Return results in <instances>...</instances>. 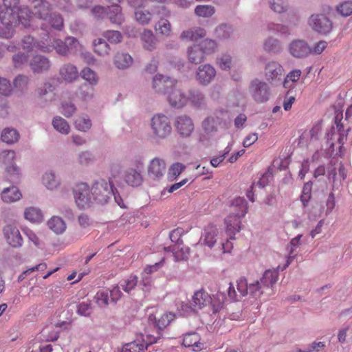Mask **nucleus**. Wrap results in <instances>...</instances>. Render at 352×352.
<instances>
[{
  "label": "nucleus",
  "mask_w": 352,
  "mask_h": 352,
  "mask_svg": "<svg viewBox=\"0 0 352 352\" xmlns=\"http://www.w3.org/2000/svg\"><path fill=\"white\" fill-rule=\"evenodd\" d=\"M248 204L246 201L240 197L235 198L231 205L230 214L226 218V239L221 238L220 244L223 253L230 252L233 245L230 240L234 239V235L241 230V218L248 212Z\"/></svg>",
  "instance_id": "obj_1"
},
{
  "label": "nucleus",
  "mask_w": 352,
  "mask_h": 352,
  "mask_svg": "<svg viewBox=\"0 0 352 352\" xmlns=\"http://www.w3.org/2000/svg\"><path fill=\"white\" fill-rule=\"evenodd\" d=\"M278 279L276 270H266L260 280H256L249 283L248 294L255 299L260 298L267 293Z\"/></svg>",
  "instance_id": "obj_2"
},
{
  "label": "nucleus",
  "mask_w": 352,
  "mask_h": 352,
  "mask_svg": "<svg viewBox=\"0 0 352 352\" xmlns=\"http://www.w3.org/2000/svg\"><path fill=\"white\" fill-rule=\"evenodd\" d=\"M4 9L1 10L0 22L3 27L0 28V36L10 38L12 36V30L9 25H12L15 20V10L19 8V0H3Z\"/></svg>",
  "instance_id": "obj_3"
},
{
  "label": "nucleus",
  "mask_w": 352,
  "mask_h": 352,
  "mask_svg": "<svg viewBox=\"0 0 352 352\" xmlns=\"http://www.w3.org/2000/svg\"><path fill=\"white\" fill-rule=\"evenodd\" d=\"M48 38L47 35L45 45H41V51L48 52L55 50L60 55H67L68 53L76 52L80 47L78 40L72 36L66 38L65 41L54 39L52 45L49 44Z\"/></svg>",
  "instance_id": "obj_4"
},
{
  "label": "nucleus",
  "mask_w": 352,
  "mask_h": 352,
  "mask_svg": "<svg viewBox=\"0 0 352 352\" xmlns=\"http://www.w3.org/2000/svg\"><path fill=\"white\" fill-rule=\"evenodd\" d=\"M91 192L93 203L95 201L100 204H107L111 196L115 195L113 184L104 179L96 181L91 188Z\"/></svg>",
  "instance_id": "obj_5"
},
{
  "label": "nucleus",
  "mask_w": 352,
  "mask_h": 352,
  "mask_svg": "<svg viewBox=\"0 0 352 352\" xmlns=\"http://www.w3.org/2000/svg\"><path fill=\"white\" fill-rule=\"evenodd\" d=\"M334 124L332 126L330 132L327 133V142L330 144V148H332L333 150L334 143L329 142V140L333 139V135H338V142L340 144L339 146V153H336V155H342V145L344 144V139L346 138L347 133L349 128L347 129H344V124L342 122V112H336V116L334 118Z\"/></svg>",
  "instance_id": "obj_6"
},
{
  "label": "nucleus",
  "mask_w": 352,
  "mask_h": 352,
  "mask_svg": "<svg viewBox=\"0 0 352 352\" xmlns=\"http://www.w3.org/2000/svg\"><path fill=\"white\" fill-rule=\"evenodd\" d=\"M151 130L155 139L162 140L168 137L172 127L168 117L162 114L154 116L151 119Z\"/></svg>",
  "instance_id": "obj_7"
},
{
  "label": "nucleus",
  "mask_w": 352,
  "mask_h": 352,
  "mask_svg": "<svg viewBox=\"0 0 352 352\" xmlns=\"http://www.w3.org/2000/svg\"><path fill=\"white\" fill-rule=\"evenodd\" d=\"M16 154L14 151H3L0 153V161L4 164L7 177L12 182H17L19 179L20 169L14 165Z\"/></svg>",
  "instance_id": "obj_8"
},
{
  "label": "nucleus",
  "mask_w": 352,
  "mask_h": 352,
  "mask_svg": "<svg viewBox=\"0 0 352 352\" xmlns=\"http://www.w3.org/2000/svg\"><path fill=\"white\" fill-rule=\"evenodd\" d=\"M74 197L79 208H88L93 204L91 189L86 183H80L76 186L74 190Z\"/></svg>",
  "instance_id": "obj_9"
},
{
  "label": "nucleus",
  "mask_w": 352,
  "mask_h": 352,
  "mask_svg": "<svg viewBox=\"0 0 352 352\" xmlns=\"http://www.w3.org/2000/svg\"><path fill=\"white\" fill-rule=\"evenodd\" d=\"M182 230L180 228L173 230L170 233V239L172 241H176L177 244L173 248H164L165 251H171L173 252L177 261L187 259L189 254V248L188 247H180L179 237L182 236Z\"/></svg>",
  "instance_id": "obj_10"
},
{
  "label": "nucleus",
  "mask_w": 352,
  "mask_h": 352,
  "mask_svg": "<svg viewBox=\"0 0 352 352\" xmlns=\"http://www.w3.org/2000/svg\"><path fill=\"white\" fill-rule=\"evenodd\" d=\"M309 25L316 32L327 34L332 29V22L324 14H312L309 19Z\"/></svg>",
  "instance_id": "obj_11"
},
{
  "label": "nucleus",
  "mask_w": 352,
  "mask_h": 352,
  "mask_svg": "<svg viewBox=\"0 0 352 352\" xmlns=\"http://www.w3.org/2000/svg\"><path fill=\"white\" fill-rule=\"evenodd\" d=\"M250 91L254 100L257 102H264L269 99L270 90L267 85L258 79L252 81Z\"/></svg>",
  "instance_id": "obj_12"
},
{
  "label": "nucleus",
  "mask_w": 352,
  "mask_h": 352,
  "mask_svg": "<svg viewBox=\"0 0 352 352\" xmlns=\"http://www.w3.org/2000/svg\"><path fill=\"white\" fill-rule=\"evenodd\" d=\"M15 20L16 23L14 22L12 26L9 25L12 28V33L14 32L13 28L16 24H21L24 28H30L34 23L32 12L27 7H19L15 10Z\"/></svg>",
  "instance_id": "obj_13"
},
{
  "label": "nucleus",
  "mask_w": 352,
  "mask_h": 352,
  "mask_svg": "<svg viewBox=\"0 0 352 352\" xmlns=\"http://www.w3.org/2000/svg\"><path fill=\"white\" fill-rule=\"evenodd\" d=\"M336 170L337 167L336 166V163L331 161L327 167V173L329 179H332L333 190L335 188L338 189L339 186L342 185L341 180H344L346 178L347 171L342 162H340L338 166V175L340 179V181H338L337 178Z\"/></svg>",
  "instance_id": "obj_14"
},
{
  "label": "nucleus",
  "mask_w": 352,
  "mask_h": 352,
  "mask_svg": "<svg viewBox=\"0 0 352 352\" xmlns=\"http://www.w3.org/2000/svg\"><path fill=\"white\" fill-rule=\"evenodd\" d=\"M4 238L9 245L12 248L22 246L23 238L19 229L11 224L6 226L3 229Z\"/></svg>",
  "instance_id": "obj_15"
},
{
  "label": "nucleus",
  "mask_w": 352,
  "mask_h": 352,
  "mask_svg": "<svg viewBox=\"0 0 352 352\" xmlns=\"http://www.w3.org/2000/svg\"><path fill=\"white\" fill-rule=\"evenodd\" d=\"M177 81L168 76L157 74L153 79V88L155 92L166 94L170 89H172Z\"/></svg>",
  "instance_id": "obj_16"
},
{
  "label": "nucleus",
  "mask_w": 352,
  "mask_h": 352,
  "mask_svg": "<svg viewBox=\"0 0 352 352\" xmlns=\"http://www.w3.org/2000/svg\"><path fill=\"white\" fill-rule=\"evenodd\" d=\"M143 168V163L139 162L137 164V169L130 168L124 173V179L125 182L132 187H137L142 184L143 178L140 170Z\"/></svg>",
  "instance_id": "obj_17"
},
{
  "label": "nucleus",
  "mask_w": 352,
  "mask_h": 352,
  "mask_svg": "<svg viewBox=\"0 0 352 352\" xmlns=\"http://www.w3.org/2000/svg\"><path fill=\"white\" fill-rule=\"evenodd\" d=\"M166 166L164 160L155 157L149 163L148 175L153 179H160L166 172Z\"/></svg>",
  "instance_id": "obj_18"
},
{
  "label": "nucleus",
  "mask_w": 352,
  "mask_h": 352,
  "mask_svg": "<svg viewBox=\"0 0 352 352\" xmlns=\"http://www.w3.org/2000/svg\"><path fill=\"white\" fill-rule=\"evenodd\" d=\"M166 94H168V100L170 104L175 107H183L188 101V96L180 89L177 88L176 84L168 90Z\"/></svg>",
  "instance_id": "obj_19"
},
{
  "label": "nucleus",
  "mask_w": 352,
  "mask_h": 352,
  "mask_svg": "<svg viewBox=\"0 0 352 352\" xmlns=\"http://www.w3.org/2000/svg\"><path fill=\"white\" fill-rule=\"evenodd\" d=\"M177 132L183 137H189L194 131L192 120L186 116H178L175 122Z\"/></svg>",
  "instance_id": "obj_20"
},
{
  "label": "nucleus",
  "mask_w": 352,
  "mask_h": 352,
  "mask_svg": "<svg viewBox=\"0 0 352 352\" xmlns=\"http://www.w3.org/2000/svg\"><path fill=\"white\" fill-rule=\"evenodd\" d=\"M160 338L159 336L155 337L151 335H146V342L147 344H145L144 342L140 340H135L133 342L126 344L122 349V352H142L144 351L145 349H146L147 344H151L153 343H155L157 342V340Z\"/></svg>",
  "instance_id": "obj_21"
},
{
  "label": "nucleus",
  "mask_w": 352,
  "mask_h": 352,
  "mask_svg": "<svg viewBox=\"0 0 352 352\" xmlns=\"http://www.w3.org/2000/svg\"><path fill=\"white\" fill-rule=\"evenodd\" d=\"M290 54L296 58H303L311 53V48L302 40L292 42L289 47Z\"/></svg>",
  "instance_id": "obj_22"
},
{
  "label": "nucleus",
  "mask_w": 352,
  "mask_h": 352,
  "mask_svg": "<svg viewBox=\"0 0 352 352\" xmlns=\"http://www.w3.org/2000/svg\"><path fill=\"white\" fill-rule=\"evenodd\" d=\"M32 3V15L39 19L46 21L51 10V5L50 3L45 0H34Z\"/></svg>",
  "instance_id": "obj_23"
},
{
  "label": "nucleus",
  "mask_w": 352,
  "mask_h": 352,
  "mask_svg": "<svg viewBox=\"0 0 352 352\" xmlns=\"http://www.w3.org/2000/svg\"><path fill=\"white\" fill-rule=\"evenodd\" d=\"M183 345L185 347L191 348L194 351H200L204 348V343L201 341V337L197 332L184 334Z\"/></svg>",
  "instance_id": "obj_24"
},
{
  "label": "nucleus",
  "mask_w": 352,
  "mask_h": 352,
  "mask_svg": "<svg viewBox=\"0 0 352 352\" xmlns=\"http://www.w3.org/2000/svg\"><path fill=\"white\" fill-rule=\"evenodd\" d=\"M215 76V69L209 64L199 66L197 72V79L203 85L210 83Z\"/></svg>",
  "instance_id": "obj_25"
},
{
  "label": "nucleus",
  "mask_w": 352,
  "mask_h": 352,
  "mask_svg": "<svg viewBox=\"0 0 352 352\" xmlns=\"http://www.w3.org/2000/svg\"><path fill=\"white\" fill-rule=\"evenodd\" d=\"M191 304L194 309H202L212 304V298L208 292L201 289L195 292Z\"/></svg>",
  "instance_id": "obj_26"
},
{
  "label": "nucleus",
  "mask_w": 352,
  "mask_h": 352,
  "mask_svg": "<svg viewBox=\"0 0 352 352\" xmlns=\"http://www.w3.org/2000/svg\"><path fill=\"white\" fill-rule=\"evenodd\" d=\"M59 75L63 80L67 82H72L78 78V71L77 67L71 64L63 65L59 71Z\"/></svg>",
  "instance_id": "obj_27"
},
{
  "label": "nucleus",
  "mask_w": 352,
  "mask_h": 352,
  "mask_svg": "<svg viewBox=\"0 0 352 352\" xmlns=\"http://www.w3.org/2000/svg\"><path fill=\"white\" fill-rule=\"evenodd\" d=\"M223 124V118L217 115H214L206 118L203 121L202 128L206 133L209 134L217 132Z\"/></svg>",
  "instance_id": "obj_28"
},
{
  "label": "nucleus",
  "mask_w": 352,
  "mask_h": 352,
  "mask_svg": "<svg viewBox=\"0 0 352 352\" xmlns=\"http://www.w3.org/2000/svg\"><path fill=\"white\" fill-rule=\"evenodd\" d=\"M204 243L210 248H212L217 241H220L221 237L219 236V232L215 226L210 224L204 229Z\"/></svg>",
  "instance_id": "obj_29"
},
{
  "label": "nucleus",
  "mask_w": 352,
  "mask_h": 352,
  "mask_svg": "<svg viewBox=\"0 0 352 352\" xmlns=\"http://www.w3.org/2000/svg\"><path fill=\"white\" fill-rule=\"evenodd\" d=\"M111 3L112 11L109 13V19L113 23L120 25L124 21L120 6L118 5L122 0H107Z\"/></svg>",
  "instance_id": "obj_30"
},
{
  "label": "nucleus",
  "mask_w": 352,
  "mask_h": 352,
  "mask_svg": "<svg viewBox=\"0 0 352 352\" xmlns=\"http://www.w3.org/2000/svg\"><path fill=\"white\" fill-rule=\"evenodd\" d=\"M30 67L34 72L42 73L50 67V60L42 56H35L30 62Z\"/></svg>",
  "instance_id": "obj_31"
},
{
  "label": "nucleus",
  "mask_w": 352,
  "mask_h": 352,
  "mask_svg": "<svg viewBox=\"0 0 352 352\" xmlns=\"http://www.w3.org/2000/svg\"><path fill=\"white\" fill-rule=\"evenodd\" d=\"M206 36V31L201 28H194L184 31L181 34L182 39H187L190 41H197L198 39Z\"/></svg>",
  "instance_id": "obj_32"
},
{
  "label": "nucleus",
  "mask_w": 352,
  "mask_h": 352,
  "mask_svg": "<svg viewBox=\"0 0 352 352\" xmlns=\"http://www.w3.org/2000/svg\"><path fill=\"white\" fill-rule=\"evenodd\" d=\"M21 193L16 186L5 188L1 193V198L4 202L11 203L19 200Z\"/></svg>",
  "instance_id": "obj_33"
},
{
  "label": "nucleus",
  "mask_w": 352,
  "mask_h": 352,
  "mask_svg": "<svg viewBox=\"0 0 352 352\" xmlns=\"http://www.w3.org/2000/svg\"><path fill=\"white\" fill-rule=\"evenodd\" d=\"M45 40L36 42L30 36H25L22 40V47L28 52L41 50V45H45Z\"/></svg>",
  "instance_id": "obj_34"
},
{
  "label": "nucleus",
  "mask_w": 352,
  "mask_h": 352,
  "mask_svg": "<svg viewBox=\"0 0 352 352\" xmlns=\"http://www.w3.org/2000/svg\"><path fill=\"white\" fill-rule=\"evenodd\" d=\"M205 59L204 52L199 48L198 45H195L188 49V60L194 64H199Z\"/></svg>",
  "instance_id": "obj_35"
},
{
  "label": "nucleus",
  "mask_w": 352,
  "mask_h": 352,
  "mask_svg": "<svg viewBox=\"0 0 352 352\" xmlns=\"http://www.w3.org/2000/svg\"><path fill=\"white\" fill-rule=\"evenodd\" d=\"M48 228L56 234H62L66 229L65 221L60 217L54 216L52 217L47 221Z\"/></svg>",
  "instance_id": "obj_36"
},
{
  "label": "nucleus",
  "mask_w": 352,
  "mask_h": 352,
  "mask_svg": "<svg viewBox=\"0 0 352 352\" xmlns=\"http://www.w3.org/2000/svg\"><path fill=\"white\" fill-rule=\"evenodd\" d=\"M283 72V67L276 62L269 63L265 67V75L268 79L276 78Z\"/></svg>",
  "instance_id": "obj_37"
},
{
  "label": "nucleus",
  "mask_w": 352,
  "mask_h": 352,
  "mask_svg": "<svg viewBox=\"0 0 352 352\" xmlns=\"http://www.w3.org/2000/svg\"><path fill=\"white\" fill-rule=\"evenodd\" d=\"M110 47L109 44L102 38H97L94 41V52L101 56H105L109 54Z\"/></svg>",
  "instance_id": "obj_38"
},
{
  "label": "nucleus",
  "mask_w": 352,
  "mask_h": 352,
  "mask_svg": "<svg viewBox=\"0 0 352 352\" xmlns=\"http://www.w3.org/2000/svg\"><path fill=\"white\" fill-rule=\"evenodd\" d=\"M141 39L146 50L152 51L155 48L156 39L152 31L144 30L142 33Z\"/></svg>",
  "instance_id": "obj_39"
},
{
  "label": "nucleus",
  "mask_w": 352,
  "mask_h": 352,
  "mask_svg": "<svg viewBox=\"0 0 352 352\" xmlns=\"http://www.w3.org/2000/svg\"><path fill=\"white\" fill-rule=\"evenodd\" d=\"M132 62L133 59L129 54L118 53L115 56L114 64L119 69L129 67Z\"/></svg>",
  "instance_id": "obj_40"
},
{
  "label": "nucleus",
  "mask_w": 352,
  "mask_h": 352,
  "mask_svg": "<svg viewBox=\"0 0 352 352\" xmlns=\"http://www.w3.org/2000/svg\"><path fill=\"white\" fill-rule=\"evenodd\" d=\"M54 128L62 134L67 135L70 131V127L67 122L60 116L55 117L52 120Z\"/></svg>",
  "instance_id": "obj_41"
},
{
  "label": "nucleus",
  "mask_w": 352,
  "mask_h": 352,
  "mask_svg": "<svg viewBox=\"0 0 352 352\" xmlns=\"http://www.w3.org/2000/svg\"><path fill=\"white\" fill-rule=\"evenodd\" d=\"M19 139L18 131L14 129L6 128L1 133V140L8 144H13Z\"/></svg>",
  "instance_id": "obj_42"
},
{
  "label": "nucleus",
  "mask_w": 352,
  "mask_h": 352,
  "mask_svg": "<svg viewBox=\"0 0 352 352\" xmlns=\"http://www.w3.org/2000/svg\"><path fill=\"white\" fill-rule=\"evenodd\" d=\"M174 318L175 315L172 313H164L157 318L154 317L155 325L159 329H163L166 327Z\"/></svg>",
  "instance_id": "obj_43"
},
{
  "label": "nucleus",
  "mask_w": 352,
  "mask_h": 352,
  "mask_svg": "<svg viewBox=\"0 0 352 352\" xmlns=\"http://www.w3.org/2000/svg\"><path fill=\"white\" fill-rule=\"evenodd\" d=\"M25 218L31 222H39L43 219L41 210L36 208L30 207L25 209Z\"/></svg>",
  "instance_id": "obj_44"
},
{
  "label": "nucleus",
  "mask_w": 352,
  "mask_h": 352,
  "mask_svg": "<svg viewBox=\"0 0 352 352\" xmlns=\"http://www.w3.org/2000/svg\"><path fill=\"white\" fill-rule=\"evenodd\" d=\"M215 12L214 6L210 5H199L195 9V13L197 16L201 17H210Z\"/></svg>",
  "instance_id": "obj_45"
},
{
  "label": "nucleus",
  "mask_w": 352,
  "mask_h": 352,
  "mask_svg": "<svg viewBox=\"0 0 352 352\" xmlns=\"http://www.w3.org/2000/svg\"><path fill=\"white\" fill-rule=\"evenodd\" d=\"M155 31L162 35L168 36L171 33V25L167 19H162L155 27Z\"/></svg>",
  "instance_id": "obj_46"
},
{
  "label": "nucleus",
  "mask_w": 352,
  "mask_h": 352,
  "mask_svg": "<svg viewBox=\"0 0 352 352\" xmlns=\"http://www.w3.org/2000/svg\"><path fill=\"white\" fill-rule=\"evenodd\" d=\"M186 168V166L180 163L176 162L173 164L168 170V178L170 180L176 179Z\"/></svg>",
  "instance_id": "obj_47"
},
{
  "label": "nucleus",
  "mask_w": 352,
  "mask_h": 352,
  "mask_svg": "<svg viewBox=\"0 0 352 352\" xmlns=\"http://www.w3.org/2000/svg\"><path fill=\"white\" fill-rule=\"evenodd\" d=\"M198 45L205 56L214 53L217 47L216 42L211 39H205Z\"/></svg>",
  "instance_id": "obj_48"
},
{
  "label": "nucleus",
  "mask_w": 352,
  "mask_h": 352,
  "mask_svg": "<svg viewBox=\"0 0 352 352\" xmlns=\"http://www.w3.org/2000/svg\"><path fill=\"white\" fill-rule=\"evenodd\" d=\"M75 127L81 131H86L91 126V122L87 116H79L74 122Z\"/></svg>",
  "instance_id": "obj_49"
},
{
  "label": "nucleus",
  "mask_w": 352,
  "mask_h": 352,
  "mask_svg": "<svg viewBox=\"0 0 352 352\" xmlns=\"http://www.w3.org/2000/svg\"><path fill=\"white\" fill-rule=\"evenodd\" d=\"M135 19L142 24H146L151 19V14L144 10L141 7H137L135 12Z\"/></svg>",
  "instance_id": "obj_50"
},
{
  "label": "nucleus",
  "mask_w": 352,
  "mask_h": 352,
  "mask_svg": "<svg viewBox=\"0 0 352 352\" xmlns=\"http://www.w3.org/2000/svg\"><path fill=\"white\" fill-rule=\"evenodd\" d=\"M81 77L90 85H94L98 82V77L96 73L89 67L84 68L80 72Z\"/></svg>",
  "instance_id": "obj_51"
},
{
  "label": "nucleus",
  "mask_w": 352,
  "mask_h": 352,
  "mask_svg": "<svg viewBox=\"0 0 352 352\" xmlns=\"http://www.w3.org/2000/svg\"><path fill=\"white\" fill-rule=\"evenodd\" d=\"M94 299L95 302L100 307H105L109 305V294L106 291H98L96 294Z\"/></svg>",
  "instance_id": "obj_52"
},
{
  "label": "nucleus",
  "mask_w": 352,
  "mask_h": 352,
  "mask_svg": "<svg viewBox=\"0 0 352 352\" xmlns=\"http://www.w3.org/2000/svg\"><path fill=\"white\" fill-rule=\"evenodd\" d=\"M232 62V57L227 54L221 55L217 60V65L223 70L230 69Z\"/></svg>",
  "instance_id": "obj_53"
},
{
  "label": "nucleus",
  "mask_w": 352,
  "mask_h": 352,
  "mask_svg": "<svg viewBox=\"0 0 352 352\" xmlns=\"http://www.w3.org/2000/svg\"><path fill=\"white\" fill-rule=\"evenodd\" d=\"M302 235L298 234L297 236L292 239L290 242L291 249L289 255L287 256V267L290 264L292 260L296 256V250L300 245V239Z\"/></svg>",
  "instance_id": "obj_54"
},
{
  "label": "nucleus",
  "mask_w": 352,
  "mask_h": 352,
  "mask_svg": "<svg viewBox=\"0 0 352 352\" xmlns=\"http://www.w3.org/2000/svg\"><path fill=\"white\" fill-rule=\"evenodd\" d=\"M43 183L48 189L51 190L55 188L58 184L54 174L52 173H47L43 175Z\"/></svg>",
  "instance_id": "obj_55"
},
{
  "label": "nucleus",
  "mask_w": 352,
  "mask_h": 352,
  "mask_svg": "<svg viewBox=\"0 0 352 352\" xmlns=\"http://www.w3.org/2000/svg\"><path fill=\"white\" fill-rule=\"evenodd\" d=\"M49 22L53 28L58 30H60L64 26L63 19L59 14L53 13L51 14Z\"/></svg>",
  "instance_id": "obj_56"
},
{
  "label": "nucleus",
  "mask_w": 352,
  "mask_h": 352,
  "mask_svg": "<svg viewBox=\"0 0 352 352\" xmlns=\"http://www.w3.org/2000/svg\"><path fill=\"white\" fill-rule=\"evenodd\" d=\"M137 283V277L135 276H131L127 280H124L120 283V287L124 292L129 293L135 288Z\"/></svg>",
  "instance_id": "obj_57"
},
{
  "label": "nucleus",
  "mask_w": 352,
  "mask_h": 352,
  "mask_svg": "<svg viewBox=\"0 0 352 352\" xmlns=\"http://www.w3.org/2000/svg\"><path fill=\"white\" fill-rule=\"evenodd\" d=\"M188 98L195 106L199 107L204 102V96L199 91H190Z\"/></svg>",
  "instance_id": "obj_58"
},
{
  "label": "nucleus",
  "mask_w": 352,
  "mask_h": 352,
  "mask_svg": "<svg viewBox=\"0 0 352 352\" xmlns=\"http://www.w3.org/2000/svg\"><path fill=\"white\" fill-rule=\"evenodd\" d=\"M337 11L344 16L352 14V1H346L337 6Z\"/></svg>",
  "instance_id": "obj_59"
},
{
  "label": "nucleus",
  "mask_w": 352,
  "mask_h": 352,
  "mask_svg": "<svg viewBox=\"0 0 352 352\" xmlns=\"http://www.w3.org/2000/svg\"><path fill=\"white\" fill-rule=\"evenodd\" d=\"M111 11H112L111 7L104 8L101 6H96L91 10L92 14L98 19L103 18L106 14L109 16Z\"/></svg>",
  "instance_id": "obj_60"
},
{
  "label": "nucleus",
  "mask_w": 352,
  "mask_h": 352,
  "mask_svg": "<svg viewBox=\"0 0 352 352\" xmlns=\"http://www.w3.org/2000/svg\"><path fill=\"white\" fill-rule=\"evenodd\" d=\"M104 37L111 43H118L121 41L122 35L118 31L109 30L104 33Z\"/></svg>",
  "instance_id": "obj_61"
},
{
  "label": "nucleus",
  "mask_w": 352,
  "mask_h": 352,
  "mask_svg": "<svg viewBox=\"0 0 352 352\" xmlns=\"http://www.w3.org/2000/svg\"><path fill=\"white\" fill-rule=\"evenodd\" d=\"M237 290L242 296L248 294L249 283L245 277H240L236 281Z\"/></svg>",
  "instance_id": "obj_62"
},
{
  "label": "nucleus",
  "mask_w": 352,
  "mask_h": 352,
  "mask_svg": "<svg viewBox=\"0 0 352 352\" xmlns=\"http://www.w3.org/2000/svg\"><path fill=\"white\" fill-rule=\"evenodd\" d=\"M300 14L298 11L295 9H289L287 11V23L290 26H296L300 21Z\"/></svg>",
  "instance_id": "obj_63"
},
{
  "label": "nucleus",
  "mask_w": 352,
  "mask_h": 352,
  "mask_svg": "<svg viewBox=\"0 0 352 352\" xmlns=\"http://www.w3.org/2000/svg\"><path fill=\"white\" fill-rule=\"evenodd\" d=\"M79 94L83 100L91 98L94 96V88L91 85H83L80 88Z\"/></svg>",
  "instance_id": "obj_64"
}]
</instances>
